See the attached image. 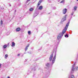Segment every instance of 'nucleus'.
Here are the masks:
<instances>
[{"label": "nucleus", "mask_w": 78, "mask_h": 78, "mask_svg": "<svg viewBox=\"0 0 78 78\" xmlns=\"http://www.w3.org/2000/svg\"><path fill=\"white\" fill-rule=\"evenodd\" d=\"M69 23H70V22H69L66 24V26L63 30L62 32L60 33L58 35L57 37L58 41H59V39L62 37L63 36L64 33L66 32V30H67V28H68V27H69Z\"/></svg>", "instance_id": "f257e3e1"}, {"label": "nucleus", "mask_w": 78, "mask_h": 78, "mask_svg": "<svg viewBox=\"0 0 78 78\" xmlns=\"http://www.w3.org/2000/svg\"><path fill=\"white\" fill-rule=\"evenodd\" d=\"M54 53H55V55L52 61V59H53V54ZM56 50L55 49V50H53L52 52V54L51 55H50L49 58V61H52V65H53V64H54V63H55V60L56 59Z\"/></svg>", "instance_id": "f03ea898"}, {"label": "nucleus", "mask_w": 78, "mask_h": 78, "mask_svg": "<svg viewBox=\"0 0 78 78\" xmlns=\"http://www.w3.org/2000/svg\"><path fill=\"white\" fill-rule=\"evenodd\" d=\"M75 63L73 65L72 68L71 70V73H73V72L75 71Z\"/></svg>", "instance_id": "7ed1b4c3"}, {"label": "nucleus", "mask_w": 78, "mask_h": 78, "mask_svg": "<svg viewBox=\"0 0 78 78\" xmlns=\"http://www.w3.org/2000/svg\"><path fill=\"white\" fill-rule=\"evenodd\" d=\"M67 15H66L65 16L63 17L62 20V22H64L65 20H66V16H67Z\"/></svg>", "instance_id": "20e7f679"}, {"label": "nucleus", "mask_w": 78, "mask_h": 78, "mask_svg": "<svg viewBox=\"0 0 78 78\" xmlns=\"http://www.w3.org/2000/svg\"><path fill=\"white\" fill-rule=\"evenodd\" d=\"M67 11V9H63V14H66Z\"/></svg>", "instance_id": "39448f33"}, {"label": "nucleus", "mask_w": 78, "mask_h": 78, "mask_svg": "<svg viewBox=\"0 0 78 78\" xmlns=\"http://www.w3.org/2000/svg\"><path fill=\"white\" fill-rule=\"evenodd\" d=\"M46 66L48 67H50V66H51V64H50V63H48L46 64Z\"/></svg>", "instance_id": "423d86ee"}, {"label": "nucleus", "mask_w": 78, "mask_h": 78, "mask_svg": "<svg viewBox=\"0 0 78 78\" xmlns=\"http://www.w3.org/2000/svg\"><path fill=\"white\" fill-rule=\"evenodd\" d=\"M37 66H34V68L32 69V70H34V71H35L36 69V68H37Z\"/></svg>", "instance_id": "0eeeda50"}, {"label": "nucleus", "mask_w": 78, "mask_h": 78, "mask_svg": "<svg viewBox=\"0 0 78 78\" xmlns=\"http://www.w3.org/2000/svg\"><path fill=\"white\" fill-rule=\"evenodd\" d=\"M16 31H20V28H17L16 29Z\"/></svg>", "instance_id": "6e6552de"}, {"label": "nucleus", "mask_w": 78, "mask_h": 78, "mask_svg": "<svg viewBox=\"0 0 78 78\" xmlns=\"http://www.w3.org/2000/svg\"><path fill=\"white\" fill-rule=\"evenodd\" d=\"M6 47H7V45H5L3 46L2 48L4 50V49H5Z\"/></svg>", "instance_id": "1a4fd4ad"}, {"label": "nucleus", "mask_w": 78, "mask_h": 78, "mask_svg": "<svg viewBox=\"0 0 78 78\" xmlns=\"http://www.w3.org/2000/svg\"><path fill=\"white\" fill-rule=\"evenodd\" d=\"M29 47H30L29 44H28L27 45V46H26V48H25V50H28V48Z\"/></svg>", "instance_id": "9d476101"}, {"label": "nucleus", "mask_w": 78, "mask_h": 78, "mask_svg": "<svg viewBox=\"0 0 78 78\" xmlns=\"http://www.w3.org/2000/svg\"><path fill=\"white\" fill-rule=\"evenodd\" d=\"M15 46V43L14 42H12V47H14Z\"/></svg>", "instance_id": "9b49d317"}, {"label": "nucleus", "mask_w": 78, "mask_h": 78, "mask_svg": "<svg viewBox=\"0 0 78 78\" xmlns=\"http://www.w3.org/2000/svg\"><path fill=\"white\" fill-rule=\"evenodd\" d=\"M42 8H43V7H42V6H40L38 8V9H42Z\"/></svg>", "instance_id": "f8f14e48"}, {"label": "nucleus", "mask_w": 78, "mask_h": 78, "mask_svg": "<svg viewBox=\"0 0 78 78\" xmlns=\"http://www.w3.org/2000/svg\"><path fill=\"white\" fill-rule=\"evenodd\" d=\"M8 57V55L6 54L5 55V59H6Z\"/></svg>", "instance_id": "ddd939ff"}, {"label": "nucleus", "mask_w": 78, "mask_h": 78, "mask_svg": "<svg viewBox=\"0 0 78 78\" xmlns=\"http://www.w3.org/2000/svg\"><path fill=\"white\" fill-rule=\"evenodd\" d=\"M33 10H34V9H33V8H31L30 9V11H33Z\"/></svg>", "instance_id": "4468645a"}, {"label": "nucleus", "mask_w": 78, "mask_h": 78, "mask_svg": "<svg viewBox=\"0 0 78 78\" xmlns=\"http://www.w3.org/2000/svg\"><path fill=\"white\" fill-rule=\"evenodd\" d=\"M69 78H75L74 77V75H71Z\"/></svg>", "instance_id": "2eb2a0df"}, {"label": "nucleus", "mask_w": 78, "mask_h": 78, "mask_svg": "<svg viewBox=\"0 0 78 78\" xmlns=\"http://www.w3.org/2000/svg\"><path fill=\"white\" fill-rule=\"evenodd\" d=\"M65 37H69V35H68V34H66L65 35Z\"/></svg>", "instance_id": "dca6fc26"}, {"label": "nucleus", "mask_w": 78, "mask_h": 78, "mask_svg": "<svg viewBox=\"0 0 78 78\" xmlns=\"http://www.w3.org/2000/svg\"><path fill=\"white\" fill-rule=\"evenodd\" d=\"M10 34V33H9V32H7V33H6V35L7 36H8V35H9V34Z\"/></svg>", "instance_id": "f3484780"}, {"label": "nucleus", "mask_w": 78, "mask_h": 78, "mask_svg": "<svg viewBox=\"0 0 78 78\" xmlns=\"http://www.w3.org/2000/svg\"><path fill=\"white\" fill-rule=\"evenodd\" d=\"M64 2H65V0H63L60 2V3H64Z\"/></svg>", "instance_id": "a211bd4d"}, {"label": "nucleus", "mask_w": 78, "mask_h": 78, "mask_svg": "<svg viewBox=\"0 0 78 78\" xmlns=\"http://www.w3.org/2000/svg\"><path fill=\"white\" fill-rule=\"evenodd\" d=\"M3 23V20H1V25H2Z\"/></svg>", "instance_id": "6ab92c4d"}, {"label": "nucleus", "mask_w": 78, "mask_h": 78, "mask_svg": "<svg viewBox=\"0 0 78 78\" xmlns=\"http://www.w3.org/2000/svg\"><path fill=\"white\" fill-rule=\"evenodd\" d=\"M28 34H29V35H30L31 34V31H28Z\"/></svg>", "instance_id": "aec40b11"}, {"label": "nucleus", "mask_w": 78, "mask_h": 78, "mask_svg": "<svg viewBox=\"0 0 78 78\" xmlns=\"http://www.w3.org/2000/svg\"><path fill=\"white\" fill-rule=\"evenodd\" d=\"M39 5H40V3L39 2H38V6H37V8H38V7H39L38 6H39Z\"/></svg>", "instance_id": "412c9836"}, {"label": "nucleus", "mask_w": 78, "mask_h": 78, "mask_svg": "<svg viewBox=\"0 0 78 78\" xmlns=\"http://www.w3.org/2000/svg\"><path fill=\"white\" fill-rule=\"evenodd\" d=\"M74 10H76V7L75 6L74 8Z\"/></svg>", "instance_id": "4be33fe9"}, {"label": "nucleus", "mask_w": 78, "mask_h": 78, "mask_svg": "<svg viewBox=\"0 0 78 78\" xmlns=\"http://www.w3.org/2000/svg\"><path fill=\"white\" fill-rule=\"evenodd\" d=\"M73 13H74V12H73L71 14V15L72 16H73Z\"/></svg>", "instance_id": "5701e85b"}, {"label": "nucleus", "mask_w": 78, "mask_h": 78, "mask_svg": "<svg viewBox=\"0 0 78 78\" xmlns=\"http://www.w3.org/2000/svg\"><path fill=\"white\" fill-rule=\"evenodd\" d=\"M23 7H24L25 8H26L27 7V5H23Z\"/></svg>", "instance_id": "b1692460"}, {"label": "nucleus", "mask_w": 78, "mask_h": 78, "mask_svg": "<svg viewBox=\"0 0 78 78\" xmlns=\"http://www.w3.org/2000/svg\"><path fill=\"white\" fill-rule=\"evenodd\" d=\"M39 2H40V3H42V0H40V1H39Z\"/></svg>", "instance_id": "393cba45"}, {"label": "nucleus", "mask_w": 78, "mask_h": 78, "mask_svg": "<svg viewBox=\"0 0 78 78\" xmlns=\"http://www.w3.org/2000/svg\"><path fill=\"white\" fill-rule=\"evenodd\" d=\"M56 9V7H54V8L53 9Z\"/></svg>", "instance_id": "a878e982"}, {"label": "nucleus", "mask_w": 78, "mask_h": 78, "mask_svg": "<svg viewBox=\"0 0 78 78\" xmlns=\"http://www.w3.org/2000/svg\"><path fill=\"white\" fill-rule=\"evenodd\" d=\"M48 2H49L50 3H51V1H50V0H48Z\"/></svg>", "instance_id": "bb28decb"}, {"label": "nucleus", "mask_w": 78, "mask_h": 78, "mask_svg": "<svg viewBox=\"0 0 78 78\" xmlns=\"http://www.w3.org/2000/svg\"><path fill=\"white\" fill-rule=\"evenodd\" d=\"M78 69V67H76V70H77Z\"/></svg>", "instance_id": "cd10ccee"}, {"label": "nucleus", "mask_w": 78, "mask_h": 78, "mask_svg": "<svg viewBox=\"0 0 78 78\" xmlns=\"http://www.w3.org/2000/svg\"><path fill=\"white\" fill-rule=\"evenodd\" d=\"M39 14V13H37V14L35 16H34V17H35L36 16H37V14Z\"/></svg>", "instance_id": "c85d7f7f"}, {"label": "nucleus", "mask_w": 78, "mask_h": 78, "mask_svg": "<svg viewBox=\"0 0 78 78\" xmlns=\"http://www.w3.org/2000/svg\"><path fill=\"white\" fill-rule=\"evenodd\" d=\"M30 0H27V1H26V3H27V2H29V1H30Z\"/></svg>", "instance_id": "c756f323"}, {"label": "nucleus", "mask_w": 78, "mask_h": 78, "mask_svg": "<svg viewBox=\"0 0 78 78\" xmlns=\"http://www.w3.org/2000/svg\"><path fill=\"white\" fill-rule=\"evenodd\" d=\"M22 17H20V19H21V20H22Z\"/></svg>", "instance_id": "7c9ffc66"}, {"label": "nucleus", "mask_w": 78, "mask_h": 78, "mask_svg": "<svg viewBox=\"0 0 78 78\" xmlns=\"http://www.w3.org/2000/svg\"><path fill=\"white\" fill-rule=\"evenodd\" d=\"M1 66H2V64H0V68H1Z\"/></svg>", "instance_id": "2f4dec72"}, {"label": "nucleus", "mask_w": 78, "mask_h": 78, "mask_svg": "<svg viewBox=\"0 0 78 78\" xmlns=\"http://www.w3.org/2000/svg\"><path fill=\"white\" fill-rule=\"evenodd\" d=\"M9 6H11V4H9Z\"/></svg>", "instance_id": "473e14b6"}, {"label": "nucleus", "mask_w": 78, "mask_h": 78, "mask_svg": "<svg viewBox=\"0 0 78 78\" xmlns=\"http://www.w3.org/2000/svg\"><path fill=\"white\" fill-rule=\"evenodd\" d=\"M21 5V4H20L18 5V6H20V5Z\"/></svg>", "instance_id": "72a5a7b5"}, {"label": "nucleus", "mask_w": 78, "mask_h": 78, "mask_svg": "<svg viewBox=\"0 0 78 78\" xmlns=\"http://www.w3.org/2000/svg\"><path fill=\"white\" fill-rule=\"evenodd\" d=\"M20 54H18V56H20Z\"/></svg>", "instance_id": "f704fd0d"}, {"label": "nucleus", "mask_w": 78, "mask_h": 78, "mask_svg": "<svg viewBox=\"0 0 78 78\" xmlns=\"http://www.w3.org/2000/svg\"><path fill=\"white\" fill-rule=\"evenodd\" d=\"M7 78H10V77H8Z\"/></svg>", "instance_id": "c9c22d12"}, {"label": "nucleus", "mask_w": 78, "mask_h": 78, "mask_svg": "<svg viewBox=\"0 0 78 78\" xmlns=\"http://www.w3.org/2000/svg\"><path fill=\"white\" fill-rule=\"evenodd\" d=\"M15 12H16V10H15Z\"/></svg>", "instance_id": "e433bc0d"}, {"label": "nucleus", "mask_w": 78, "mask_h": 78, "mask_svg": "<svg viewBox=\"0 0 78 78\" xmlns=\"http://www.w3.org/2000/svg\"><path fill=\"white\" fill-rule=\"evenodd\" d=\"M50 12L49 13H48V14H50Z\"/></svg>", "instance_id": "4c0bfd02"}, {"label": "nucleus", "mask_w": 78, "mask_h": 78, "mask_svg": "<svg viewBox=\"0 0 78 78\" xmlns=\"http://www.w3.org/2000/svg\"><path fill=\"white\" fill-rule=\"evenodd\" d=\"M27 53H30V52H28Z\"/></svg>", "instance_id": "58836bf2"}, {"label": "nucleus", "mask_w": 78, "mask_h": 78, "mask_svg": "<svg viewBox=\"0 0 78 78\" xmlns=\"http://www.w3.org/2000/svg\"><path fill=\"white\" fill-rule=\"evenodd\" d=\"M26 53H25H25H24V54H25Z\"/></svg>", "instance_id": "ea45409f"}, {"label": "nucleus", "mask_w": 78, "mask_h": 78, "mask_svg": "<svg viewBox=\"0 0 78 78\" xmlns=\"http://www.w3.org/2000/svg\"><path fill=\"white\" fill-rule=\"evenodd\" d=\"M22 56H23V55H22Z\"/></svg>", "instance_id": "a19ab883"}, {"label": "nucleus", "mask_w": 78, "mask_h": 78, "mask_svg": "<svg viewBox=\"0 0 78 78\" xmlns=\"http://www.w3.org/2000/svg\"><path fill=\"white\" fill-rule=\"evenodd\" d=\"M28 74H28V73H27V75H28Z\"/></svg>", "instance_id": "79ce46f5"}, {"label": "nucleus", "mask_w": 78, "mask_h": 78, "mask_svg": "<svg viewBox=\"0 0 78 78\" xmlns=\"http://www.w3.org/2000/svg\"><path fill=\"white\" fill-rule=\"evenodd\" d=\"M77 0V1H78V0Z\"/></svg>", "instance_id": "37998d69"}]
</instances>
